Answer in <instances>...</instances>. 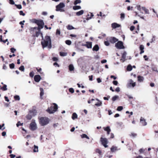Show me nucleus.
<instances>
[{"label": "nucleus", "mask_w": 158, "mask_h": 158, "mask_svg": "<svg viewBox=\"0 0 158 158\" xmlns=\"http://www.w3.org/2000/svg\"><path fill=\"white\" fill-rule=\"evenodd\" d=\"M42 34L41 33V35L42 37V41L41 43L42 45L43 48H45L48 46V48L50 49L52 47L51 39L50 36H46L45 39H43Z\"/></svg>", "instance_id": "f257e3e1"}, {"label": "nucleus", "mask_w": 158, "mask_h": 158, "mask_svg": "<svg viewBox=\"0 0 158 158\" xmlns=\"http://www.w3.org/2000/svg\"><path fill=\"white\" fill-rule=\"evenodd\" d=\"M57 105L55 103H53L50 107L48 108L46 111L50 114H53L57 110Z\"/></svg>", "instance_id": "f03ea898"}, {"label": "nucleus", "mask_w": 158, "mask_h": 158, "mask_svg": "<svg viewBox=\"0 0 158 158\" xmlns=\"http://www.w3.org/2000/svg\"><path fill=\"white\" fill-rule=\"evenodd\" d=\"M40 124L42 126L46 125L49 122V119L46 117H41L39 118Z\"/></svg>", "instance_id": "7ed1b4c3"}, {"label": "nucleus", "mask_w": 158, "mask_h": 158, "mask_svg": "<svg viewBox=\"0 0 158 158\" xmlns=\"http://www.w3.org/2000/svg\"><path fill=\"white\" fill-rule=\"evenodd\" d=\"M65 6L63 2H60L56 6V11L61 12H64L65 10L63 9Z\"/></svg>", "instance_id": "20e7f679"}, {"label": "nucleus", "mask_w": 158, "mask_h": 158, "mask_svg": "<svg viewBox=\"0 0 158 158\" xmlns=\"http://www.w3.org/2000/svg\"><path fill=\"white\" fill-rule=\"evenodd\" d=\"M135 85V82H134L132 80L130 79L128 81L126 86L127 88H131L134 87Z\"/></svg>", "instance_id": "39448f33"}, {"label": "nucleus", "mask_w": 158, "mask_h": 158, "mask_svg": "<svg viewBox=\"0 0 158 158\" xmlns=\"http://www.w3.org/2000/svg\"><path fill=\"white\" fill-rule=\"evenodd\" d=\"M30 127L31 130L32 131L35 130L37 129V125L35 120H32V122L30 125Z\"/></svg>", "instance_id": "423d86ee"}, {"label": "nucleus", "mask_w": 158, "mask_h": 158, "mask_svg": "<svg viewBox=\"0 0 158 158\" xmlns=\"http://www.w3.org/2000/svg\"><path fill=\"white\" fill-rule=\"evenodd\" d=\"M100 141L102 145H103L105 148H106L108 147V145H107L108 143V140L107 139L101 137L100 138Z\"/></svg>", "instance_id": "0eeeda50"}, {"label": "nucleus", "mask_w": 158, "mask_h": 158, "mask_svg": "<svg viewBox=\"0 0 158 158\" xmlns=\"http://www.w3.org/2000/svg\"><path fill=\"white\" fill-rule=\"evenodd\" d=\"M115 47L121 49H124V47L123 45V44L122 42L121 41H118L115 45Z\"/></svg>", "instance_id": "6e6552de"}, {"label": "nucleus", "mask_w": 158, "mask_h": 158, "mask_svg": "<svg viewBox=\"0 0 158 158\" xmlns=\"http://www.w3.org/2000/svg\"><path fill=\"white\" fill-rule=\"evenodd\" d=\"M37 24L38 25V27H37L40 28V30L41 29L43 28L44 27V23L43 20H38Z\"/></svg>", "instance_id": "1a4fd4ad"}, {"label": "nucleus", "mask_w": 158, "mask_h": 158, "mask_svg": "<svg viewBox=\"0 0 158 158\" xmlns=\"http://www.w3.org/2000/svg\"><path fill=\"white\" fill-rule=\"evenodd\" d=\"M37 30H40V28L35 27H31L30 29V31L32 34H33L35 31H35Z\"/></svg>", "instance_id": "9d476101"}, {"label": "nucleus", "mask_w": 158, "mask_h": 158, "mask_svg": "<svg viewBox=\"0 0 158 158\" xmlns=\"http://www.w3.org/2000/svg\"><path fill=\"white\" fill-rule=\"evenodd\" d=\"M41 79V77L39 75H36L34 77V80L36 82H39Z\"/></svg>", "instance_id": "9b49d317"}, {"label": "nucleus", "mask_w": 158, "mask_h": 158, "mask_svg": "<svg viewBox=\"0 0 158 158\" xmlns=\"http://www.w3.org/2000/svg\"><path fill=\"white\" fill-rule=\"evenodd\" d=\"M140 122L143 126H146L147 124V123L146 121V120L143 117H141L140 119Z\"/></svg>", "instance_id": "f8f14e48"}, {"label": "nucleus", "mask_w": 158, "mask_h": 158, "mask_svg": "<svg viewBox=\"0 0 158 158\" xmlns=\"http://www.w3.org/2000/svg\"><path fill=\"white\" fill-rule=\"evenodd\" d=\"M118 39L115 37H111L110 39V42L112 43H114L118 41Z\"/></svg>", "instance_id": "ddd939ff"}, {"label": "nucleus", "mask_w": 158, "mask_h": 158, "mask_svg": "<svg viewBox=\"0 0 158 158\" xmlns=\"http://www.w3.org/2000/svg\"><path fill=\"white\" fill-rule=\"evenodd\" d=\"M104 130L107 131V134L108 135H109L110 133V132L111 131V130L109 127L108 126L106 127H104Z\"/></svg>", "instance_id": "4468645a"}, {"label": "nucleus", "mask_w": 158, "mask_h": 158, "mask_svg": "<svg viewBox=\"0 0 158 158\" xmlns=\"http://www.w3.org/2000/svg\"><path fill=\"white\" fill-rule=\"evenodd\" d=\"M87 44L84 46H86L88 48H91L92 47V43L91 42H87Z\"/></svg>", "instance_id": "2eb2a0df"}, {"label": "nucleus", "mask_w": 158, "mask_h": 158, "mask_svg": "<svg viewBox=\"0 0 158 158\" xmlns=\"http://www.w3.org/2000/svg\"><path fill=\"white\" fill-rule=\"evenodd\" d=\"M96 152L99 154L98 156L99 158H101L102 157V152L101 150L98 149H97L96 150Z\"/></svg>", "instance_id": "dca6fc26"}, {"label": "nucleus", "mask_w": 158, "mask_h": 158, "mask_svg": "<svg viewBox=\"0 0 158 158\" xmlns=\"http://www.w3.org/2000/svg\"><path fill=\"white\" fill-rule=\"evenodd\" d=\"M137 78L138 81L139 82H143L144 79L143 77V76H138L137 77Z\"/></svg>", "instance_id": "f3484780"}, {"label": "nucleus", "mask_w": 158, "mask_h": 158, "mask_svg": "<svg viewBox=\"0 0 158 158\" xmlns=\"http://www.w3.org/2000/svg\"><path fill=\"white\" fill-rule=\"evenodd\" d=\"M111 26L114 29L119 27H120L119 25L116 23H112Z\"/></svg>", "instance_id": "a211bd4d"}, {"label": "nucleus", "mask_w": 158, "mask_h": 158, "mask_svg": "<svg viewBox=\"0 0 158 158\" xmlns=\"http://www.w3.org/2000/svg\"><path fill=\"white\" fill-rule=\"evenodd\" d=\"M81 7L80 6L75 5L73 7V9L74 10H80L81 9Z\"/></svg>", "instance_id": "6ab92c4d"}, {"label": "nucleus", "mask_w": 158, "mask_h": 158, "mask_svg": "<svg viewBox=\"0 0 158 158\" xmlns=\"http://www.w3.org/2000/svg\"><path fill=\"white\" fill-rule=\"evenodd\" d=\"M84 11L83 10H81L79 11L76 13V15L77 16H80L83 15L84 13Z\"/></svg>", "instance_id": "aec40b11"}, {"label": "nucleus", "mask_w": 158, "mask_h": 158, "mask_svg": "<svg viewBox=\"0 0 158 158\" xmlns=\"http://www.w3.org/2000/svg\"><path fill=\"white\" fill-rule=\"evenodd\" d=\"M117 150V147L112 146L110 148V150L111 152H114Z\"/></svg>", "instance_id": "412c9836"}, {"label": "nucleus", "mask_w": 158, "mask_h": 158, "mask_svg": "<svg viewBox=\"0 0 158 158\" xmlns=\"http://www.w3.org/2000/svg\"><path fill=\"white\" fill-rule=\"evenodd\" d=\"M99 49V47L98 45H95L93 47V50L96 51H98Z\"/></svg>", "instance_id": "4be33fe9"}, {"label": "nucleus", "mask_w": 158, "mask_h": 158, "mask_svg": "<svg viewBox=\"0 0 158 158\" xmlns=\"http://www.w3.org/2000/svg\"><path fill=\"white\" fill-rule=\"evenodd\" d=\"M129 135L131 137L135 138L137 136V134L136 133L131 132Z\"/></svg>", "instance_id": "5701e85b"}, {"label": "nucleus", "mask_w": 158, "mask_h": 158, "mask_svg": "<svg viewBox=\"0 0 158 158\" xmlns=\"http://www.w3.org/2000/svg\"><path fill=\"white\" fill-rule=\"evenodd\" d=\"M81 136L82 138H86L87 139H89V137L85 134H83L81 135Z\"/></svg>", "instance_id": "b1692460"}, {"label": "nucleus", "mask_w": 158, "mask_h": 158, "mask_svg": "<svg viewBox=\"0 0 158 158\" xmlns=\"http://www.w3.org/2000/svg\"><path fill=\"white\" fill-rule=\"evenodd\" d=\"M77 118V114L75 113H74L73 114L72 118L74 120L75 118Z\"/></svg>", "instance_id": "393cba45"}, {"label": "nucleus", "mask_w": 158, "mask_h": 158, "mask_svg": "<svg viewBox=\"0 0 158 158\" xmlns=\"http://www.w3.org/2000/svg\"><path fill=\"white\" fill-rule=\"evenodd\" d=\"M40 97L41 98L44 94V90L43 88H40Z\"/></svg>", "instance_id": "a878e982"}, {"label": "nucleus", "mask_w": 158, "mask_h": 158, "mask_svg": "<svg viewBox=\"0 0 158 158\" xmlns=\"http://www.w3.org/2000/svg\"><path fill=\"white\" fill-rule=\"evenodd\" d=\"M81 2V0H75L74 2V4L76 5L80 3Z\"/></svg>", "instance_id": "bb28decb"}, {"label": "nucleus", "mask_w": 158, "mask_h": 158, "mask_svg": "<svg viewBox=\"0 0 158 158\" xmlns=\"http://www.w3.org/2000/svg\"><path fill=\"white\" fill-rule=\"evenodd\" d=\"M27 118L28 120H31L32 118V115L31 114H28L27 115Z\"/></svg>", "instance_id": "cd10ccee"}, {"label": "nucleus", "mask_w": 158, "mask_h": 158, "mask_svg": "<svg viewBox=\"0 0 158 158\" xmlns=\"http://www.w3.org/2000/svg\"><path fill=\"white\" fill-rule=\"evenodd\" d=\"M127 69L128 71H131L132 69V66L131 65H128L127 66Z\"/></svg>", "instance_id": "c85d7f7f"}, {"label": "nucleus", "mask_w": 158, "mask_h": 158, "mask_svg": "<svg viewBox=\"0 0 158 158\" xmlns=\"http://www.w3.org/2000/svg\"><path fill=\"white\" fill-rule=\"evenodd\" d=\"M142 9L145 11L146 14H149L148 10L146 9L145 7H142Z\"/></svg>", "instance_id": "c756f323"}, {"label": "nucleus", "mask_w": 158, "mask_h": 158, "mask_svg": "<svg viewBox=\"0 0 158 158\" xmlns=\"http://www.w3.org/2000/svg\"><path fill=\"white\" fill-rule=\"evenodd\" d=\"M69 69L70 71H72L74 69V67L73 64H70L69 66Z\"/></svg>", "instance_id": "7c9ffc66"}, {"label": "nucleus", "mask_w": 158, "mask_h": 158, "mask_svg": "<svg viewBox=\"0 0 158 158\" xmlns=\"http://www.w3.org/2000/svg\"><path fill=\"white\" fill-rule=\"evenodd\" d=\"M119 98L118 96L117 95H115L113 96L112 98V100L113 101H115L116 100L118 99Z\"/></svg>", "instance_id": "2f4dec72"}, {"label": "nucleus", "mask_w": 158, "mask_h": 158, "mask_svg": "<svg viewBox=\"0 0 158 158\" xmlns=\"http://www.w3.org/2000/svg\"><path fill=\"white\" fill-rule=\"evenodd\" d=\"M60 56H67V53L66 52H60Z\"/></svg>", "instance_id": "473e14b6"}, {"label": "nucleus", "mask_w": 158, "mask_h": 158, "mask_svg": "<svg viewBox=\"0 0 158 158\" xmlns=\"http://www.w3.org/2000/svg\"><path fill=\"white\" fill-rule=\"evenodd\" d=\"M68 29L69 30H72L74 29V28L72 26L69 25L67 27Z\"/></svg>", "instance_id": "72a5a7b5"}, {"label": "nucleus", "mask_w": 158, "mask_h": 158, "mask_svg": "<svg viewBox=\"0 0 158 158\" xmlns=\"http://www.w3.org/2000/svg\"><path fill=\"white\" fill-rule=\"evenodd\" d=\"M0 40L1 42H3L4 43H6V42L8 41L7 39H6L5 40H3L2 39V35H0Z\"/></svg>", "instance_id": "f704fd0d"}, {"label": "nucleus", "mask_w": 158, "mask_h": 158, "mask_svg": "<svg viewBox=\"0 0 158 158\" xmlns=\"http://www.w3.org/2000/svg\"><path fill=\"white\" fill-rule=\"evenodd\" d=\"M1 89L4 91L6 90H7V85H4L3 87H2Z\"/></svg>", "instance_id": "c9c22d12"}, {"label": "nucleus", "mask_w": 158, "mask_h": 158, "mask_svg": "<svg viewBox=\"0 0 158 158\" xmlns=\"http://www.w3.org/2000/svg\"><path fill=\"white\" fill-rule=\"evenodd\" d=\"M34 148L33 150V152H37L38 151V147L35 145L34 146Z\"/></svg>", "instance_id": "e433bc0d"}, {"label": "nucleus", "mask_w": 158, "mask_h": 158, "mask_svg": "<svg viewBox=\"0 0 158 158\" xmlns=\"http://www.w3.org/2000/svg\"><path fill=\"white\" fill-rule=\"evenodd\" d=\"M35 31V36L38 37L40 34V30Z\"/></svg>", "instance_id": "4c0bfd02"}, {"label": "nucleus", "mask_w": 158, "mask_h": 158, "mask_svg": "<svg viewBox=\"0 0 158 158\" xmlns=\"http://www.w3.org/2000/svg\"><path fill=\"white\" fill-rule=\"evenodd\" d=\"M14 98L16 100H19L20 99V98L19 95H15L14 96Z\"/></svg>", "instance_id": "58836bf2"}, {"label": "nucleus", "mask_w": 158, "mask_h": 158, "mask_svg": "<svg viewBox=\"0 0 158 158\" xmlns=\"http://www.w3.org/2000/svg\"><path fill=\"white\" fill-rule=\"evenodd\" d=\"M19 70H20L22 71H24V67L23 65L21 66L19 68Z\"/></svg>", "instance_id": "ea45409f"}, {"label": "nucleus", "mask_w": 158, "mask_h": 158, "mask_svg": "<svg viewBox=\"0 0 158 158\" xmlns=\"http://www.w3.org/2000/svg\"><path fill=\"white\" fill-rule=\"evenodd\" d=\"M38 20L35 19H33L31 20V22L33 23H34L37 24Z\"/></svg>", "instance_id": "a19ab883"}, {"label": "nucleus", "mask_w": 158, "mask_h": 158, "mask_svg": "<svg viewBox=\"0 0 158 158\" xmlns=\"http://www.w3.org/2000/svg\"><path fill=\"white\" fill-rule=\"evenodd\" d=\"M9 66L10 69H13L15 67V64L14 63H12L9 64Z\"/></svg>", "instance_id": "79ce46f5"}, {"label": "nucleus", "mask_w": 158, "mask_h": 158, "mask_svg": "<svg viewBox=\"0 0 158 158\" xmlns=\"http://www.w3.org/2000/svg\"><path fill=\"white\" fill-rule=\"evenodd\" d=\"M123 109V107L122 106H119L117 107V110L118 111H120Z\"/></svg>", "instance_id": "37998d69"}, {"label": "nucleus", "mask_w": 158, "mask_h": 158, "mask_svg": "<svg viewBox=\"0 0 158 158\" xmlns=\"http://www.w3.org/2000/svg\"><path fill=\"white\" fill-rule=\"evenodd\" d=\"M65 43L68 45H70L71 44V42L69 40H67L65 41Z\"/></svg>", "instance_id": "c03bdc74"}, {"label": "nucleus", "mask_w": 158, "mask_h": 158, "mask_svg": "<svg viewBox=\"0 0 158 158\" xmlns=\"http://www.w3.org/2000/svg\"><path fill=\"white\" fill-rule=\"evenodd\" d=\"M102 105V102H98L95 104V105L97 106H101Z\"/></svg>", "instance_id": "a18cd8bd"}, {"label": "nucleus", "mask_w": 158, "mask_h": 158, "mask_svg": "<svg viewBox=\"0 0 158 158\" xmlns=\"http://www.w3.org/2000/svg\"><path fill=\"white\" fill-rule=\"evenodd\" d=\"M127 55V53L126 52H124L122 56V57L126 59V56Z\"/></svg>", "instance_id": "49530a36"}, {"label": "nucleus", "mask_w": 158, "mask_h": 158, "mask_svg": "<svg viewBox=\"0 0 158 158\" xmlns=\"http://www.w3.org/2000/svg\"><path fill=\"white\" fill-rule=\"evenodd\" d=\"M15 6H16L17 8L19 9H22V7L21 5H16L15 4Z\"/></svg>", "instance_id": "de8ad7c7"}, {"label": "nucleus", "mask_w": 158, "mask_h": 158, "mask_svg": "<svg viewBox=\"0 0 158 158\" xmlns=\"http://www.w3.org/2000/svg\"><path fill=\"white\" fill-rule=\"evenodd\" d=\"M135 8H136L137 9L140 11H141V6L140 5H138L136 6Z\"/></svg>", "instance_id": "09e8293b"}, {"label": "nucleus", "mask_w": 158, "mask_h": 158, "mask_svg": "<svg viewBox=\"0 0 158 158\" xmlns=\"http://www.w3.org/2000/svg\"><path fill=\"white\" fill-rule=\"evenodd\" d=\"M69 91L70 92L73 93L74 92V90L73 88H70L69 89Z\"/></svg>", "instance_id": "8fccbe9b"}, {"label": "nucleus", "mask_w": 158, "mask_h": 158, "mask_svg": "<svg viewBox=\"0 0 158 158\" xmlns=\"http://www.w3.org/2000/svg\"><path fill=\"white\" fill-rule=\"evenodd\" d=\"M23 123H21L20 122V121H19L16 124V126L17 127H18L19 126L23 125Z\"/></svg>", "instance_id": "3c124183"}, {"label": "nucleus", "mask_w": 158, "mask_h": 158, "mask_svg": "<svg viewBox=\"0 0 158 158\" xmlns=\"http://www.w3.org/2000/svg\"><path fill=\"white\" fill-rule=\"evenodd\" d=\"M60 31L59 29H57L56 32V35H60Z\"/></svg>", "instance_id": "603ef678"}, {"label": "nucleus", "mask_w": 158, "mask_h": 158, "mask_svg": "<svg viewBox=\"0 0 158 158\" xmlns=\"http://www.w3.org/2000/svg\"><path fill=\"white\" fill-rule=\"evenodd\" d=\"M34 73L33 72H31L29 74V75L31 77H33L34 76Z\"/></svg>", "instance_id": "864d4df0"}, {"label": "nucleus", "mask_w": 158, "mask_h": 158, "mask_svg": "<svg viewBox=\"0 0 158 158\" xmlns=\"http://www.w3.org/2000/svg\"><path fill=\"white\" fill-rule=\"evenodd\" d=\"M152 70L153 71L157 72L158 71H157V68L156 67H153L152 68Z\"/></svg>", "instance_id": "5fc2aeb1"}, {"label": "nucleus", "mask_w": 158, "mask_h": 158, "mask_svg": "<svg viewBox=\"0 0 158 158\" xmlns=\"http://www.w3.org/2000/svg\"><path fill=\"white\" fill-rule=\"evenodd\" d=\"M104 44L106 46H108L110 45V43L108 41H105Z\"/></svg>", "instance_id": "6e6d98bb"}, {"label": "nucleus", "mask_w": 158, "mask_h": 158, "mask_svg": "<svg viewBox=\"0 0 158 158\" xmlns=\"http://www.w3.org/2000/svg\"><path fill=\"white\" fill-rule=\"evenodd\" d=\"M121 18L122 19H123L125 17V14L124 13H121L120 15Z\"/></svg>", "instance_id": "4d7b16f0"}, {"label": "nucleus", "mask_w": 158, "mask_h": 158, "mask_svg": "<svg viewBox=\"0 0 158 158\" xmlns=\"http://www.w3.org/2000/svg\"><path fill=\"white\" fill-rule=\"evenodd\" d=\"M16 50L14 48H11L10 49L11 52L12 53H14L16 51Z\"/></svg>", "instance_id": "13d9d810"}, {"label": "nucleus", "mask_w": 158, "mask_h": 158, "mask_svg": "<svg viewBox=\"0 0 158 158\" xmlns=\"http://www.w3.org/2000/svg\"><path fill=\"white\" fill-rule=\"evenodd\" d=\"M19 14L20 15H22L23 16H24L25 15V13H24L23 11L22 10H21L19 12Z\"/></svg>", "instance_id": "bf43d9fd"}, {"label": "nucleus", "mask_w": 158, "mask_h": 158, "mask_svg": "<svg viewBox=\"0 0 158 158\" xmlns=\"http://www.w3.org/2000/svg\"><path fill=\"white\" fill-rule=\"evenodd\" d=\"M9 3L12 5L15 4V2L13 0H9Z\"/></svg>", "instance_id": "052dcab7"}, {"label": "nucleus", "mask_w": 158, "mask_h": 158, "mask_svg": "<svg viewBox=\"0 0 158 158\" xmlns=\"http://www.w3.org/2000/svg\"><path fill=\"white\" fill-rule=\"evenodd\" d=\"M113 83L115 85H117L118 84V82L116 81H113Z\"/></svg>", "instance_id": "680f3d73"}, {"label": "nucleus", "mask_w": 158, "mask_h": 158, "mask_svg": "<svg viewBox=\"0 0 158 158\" xmlns=\"http://www.w3.org/2000/svg\"><path fill=\"white\" fill-rule=\"evenodd\" d=\"M52 60L53 61H57L58 60V58L57 57H54L52 58Z\"/></svg>", "instance_id": "e2e57ef3"}, {"label": "nucleus", "mask_w": 158, "mask_h": 158, "mask_svg": "<svg viewBox=\"0 0 158 158\" xmlns=\"http://www.w3.org/2000/svg\"><path fill=\"white\" fill-rule=\"evenodd\" d=\"M97 80L98 83H101L102 82L101 79L99 78H97Z\"/></svg>", "instance_id": "0e129e2a"}, {"label": "nucleus", "mask_w": 158, "mask_h": 158, "mask_svg": "<svg viewBox=\"0 0 158 158\" xmlns=\"http://www.w3.org/2000/svg\"><path fill=\"white\" fill-rule=\"evenodd\" d=\"M120 89L119 87H118L115 89V91L117 92H119L120 91Z\"/></svg>", "instance_id": "69168bd1"}, {"label": "nucleus", "mask_w": 158, "mask_h": 158, "mask_svg": "<svg viewBox=\"0 0 158 158\" xmlns=\"http://www.w3.org/2000/svg\"><path fill=\"white\" fill-rule=\"evenodd\" d=\"M135 28V27L134 26H131L130 28V30L131 31H133Z\"/></svg>", "instance_id": "338daca9"}, {"label": "nucleus", "mask_w": 158, "mask_h": 158, "mask_svg": "<svg viewBox=\"0 0 158 158\" xmlns=\"http://www.w3.org/2000/svg\"><path fill=\"white\" fill-rule=\"evenodd\" d=\"M10 156L11 157L10 158H14L15 157V155L14 154H10Z\"/></svg>", "instance_id": "774afa93"}]
</instances>
